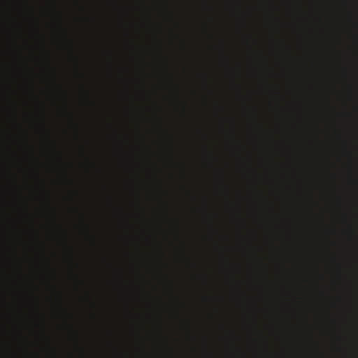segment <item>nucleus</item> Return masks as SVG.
<instances>
[{
	"mask_svg": "<svg viewBox=\"0 0 358 358\" xmlns=\"http://www.w3.org/2000/svg\"><path fill=\"white\" fill-rule=\"evenodd\" d=\"M16 125L17 128L22 131V138L20 139V145H23L24 148H27L28 143H27V134L25 133L24 130L22 129V127L21 124H20L18 122H16Z\"/></svg>",
	"mask_w": 358,
	"mask_h": 358,
	"instance_id": "1",
	"label": "nucleus"
},
{
	"mask_svg": "<svg viewBox=\"0 0 358 358\" xmlns=\"http://www.w3.org/2000/svg\"><path fill=\"white\" fill-rule=\"evenodd\" d=\"M17 273L20 278L23 277L21 263L17 261Z\"/></svg>",
	"mask_w": 358,
	"mask_h": 358,
	"instance_id": "2",
	"label": "nucleus"
},
{
	"mask_svg": "<svg viewBox=\"0 0 358 358\" xmlns=\"http://www.w3.org/2000/svg\"><path fill=\"white\" fill-rule=\"evenodd\" d=\"M19 1V6L20 9L22 8H27V0H18Z\"/></svg>",
	"mask_w": 358,
	"mask_h": 358,
	"instance_id": "3",
	"label": "nucleus"
},
{
	"mask_svg": "<svg viewBox=\"0 0 358 358\" xmlns=\"http://www.w3.org/2000/svg\"><path fill=\"white\" fill-rule=\"evenodd\" d=\"M17 36H22V26L19 24H17Z\"/></svg>",
	"mask_w": 358,
	"mask_h": 358,
	"instance_id": "4",
	"label": "nucleus"
},
{
	"mask_svg": "<svg viewBox=\"0 0 358 358\" xmlns=\"http://www.w3.org/2000/svg\"><path fill=\"white\" fill-rule=\"evenodd\" d=\"M17 334H18V336L20 338V339L24 340V337L22 336V333L21 330L18 331Z\"/></svg>",
	"mask_w": 358,
	"mask_h": 358,
	"instance_id": "5",
	"label": "nucleus"
},
{
	"mask_svg": "<svg viewBox=\"0 0 358 358\" xmlns=\"http://www.w3.org/2000/svg\"><path fill=\"white\" fill-rule=\"evenodd\" d=\"M21 210H22V211H23V213H26V214H27V206H24V205L23 204V206H22V208H21Z\"/></svg>",
	"mask_w": 358,
	"mask_h": 358,
	"instance_id": "6",
	"label": "nucleus"
},
{
	"mask_svg": "<svg viewBox=\"0 0 358 358\" xmlns=\"http://www.w3.org/2000/svg\"><path fill=\"white\" fill-rule=\"evenodd\" d=\"M17 56L22 59V52L21 50H20L19 49H17Z\"/></svg>",
	"mask_w": 358,
	"mask_h": 358,
	"instance_id": "7",
	"label": "nucleus"
},
{
	"mask_svg": "<svg viewBox=\"0 0 358 358\" xmlns=\"http://www.w3.org/2000/svg\"><path fill=\"white\" fill-rule=\"evenodd\" d=\"M17 195H18L20 198H22V193H21V192L19 190V189H18V188H17Z\"/></svg>",
	"mask_w": 358,
	"mask_h": 358,
	"instance_id": "8",
	"label": "nucleus"
}]
</instances>
